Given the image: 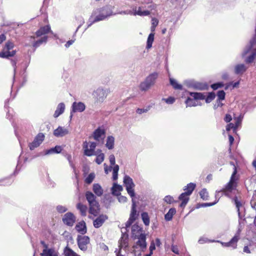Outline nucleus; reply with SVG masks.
I'll list each match as a JSON object with an SVG mask.
<instances>
[{"instance_id":"49530a36","label":"nucleus","mask_w":256,"mask_h":256,"mask_svg":"<svg viewBox=\"0 0 256 256\" xmlns=\"http://www.w3.org/2000/svg\"><path fill=\"white\" fill-rule=\"evenodd\" d=\"M238 239H239V234H238L236 235L228 243L227 246H230L232 244H236L238 241Z\"/></svg>"},{"instance_id":"a878e982","label":"nucleus","mask_w":256,"mask_h":256,"mask_svg":"<svg viewBox=\"0 0 256 256\" xmlns=\"http://www.w3.org/2000/svg\"><path fill=\"white\" fill-rule=\"evenodd\" d=\"M41 255L42 256H58L57 252L54 249L47 248L46 246L43 250Z\"/></svg>"},{"instance_id":"de8ad7c7","label":"nucleus","mask_w":256,"mask_h":256,"mask_svg":"<svg viewBox=\"0 0 256 256\" xmlns=\"http://www.w3.org/2000/svg\"><path fill=\"white\" fill-rule=\"evenodd\" d=\"M67 210L68 208L64 206L59 205L56 206V210L60 213L64 212Z\"/></svg>"},{"instance_id":"f3484780","label":"nucleus","mask_w":256,"mask_h":256,"mask_svg":"<svg viewBox=\"0 0 256 256\" xmlns=\"http://www.w3.org/2000/svg\"><path fill=\"white\" fill-rule=\"evenodd\" d=\"M106 219V216L101 215L99 216L94 221V226L96 228L100 227Z\"/></svg>"},{"instance_id":"bb28decb","label":"nucleus","mask_w":256,"mask_h":256,"mask_svg":"<svg viewBox=\"0 0 256 256\" xmlns=\"http://www.w3.org/2000/svg\"><path fill=\"white\" fill-rule=\"evenodd\" d=\"M142 7H139L138 10L136 9L134 12H132V15L134 16H146L150 14V12L148 10H142Z\"/></svg>"},{"instance_id":"b1692460","label":"nucleus","mask_w":256,"mask_h":256,"mask_svg":"<svg viewBox=\"0 0 256 256\" xmlns=\"http://www.w3.org/2000/svg\"><path fill=\"white\" fill-rule=\"evenodd\" d=\"M92 190L98 196H100L104 193V190L102 187L98 184H94L92 186Z\"/></svg>"},{"instance_id":"7ed1b4c3","label":"nucleus","mask_w":256,"mask_h":256,"mask_svg":"<svg viewBox=\"0 0 256 256\" xmlns=\"http://www.w3.org/2000/svg\"><path fill=\"white\" fill-rule=\"evenodd\" d=\"M48 32H50L56 38H58V35L56 34H54L51 30L50 27L49 25L42 26L36 32V38H40L36 40V42L33 44V46L35 48H38L42 44L46 43L48 38L46 34Z\"/></svg>"},{"instance_id":"09e8293b","label":"nucleus","mask_w":256,"mask_h":256,"mask_svg":"<svg viewBox=\"0 0 256 256\" xmlns=\"http://www.w3.org/2000/svg\"><path fill=\"white\" fill-rule=\"evenodd\" d=\"M200 194L201 198L203 200H206L208 196V192L205 189H203L202 190H201L200 192Z\"/></svg>"},{"instance_id":"2f4dec72","label":"nucleus","mask_w":256,"mask_h":256,"mask_svg":"<svg viewBox=\"0 0 256 256\" xmlns=\"http://www.w3.org/2000/svg\"><path fill=\"white\" fill-rule=\"evenodd\" d=\"M76 208L80 210V214L82 216L86 215L87 206L81 203H78L76 205Z\"/></svg>"},{"instance_id":"0e129e2a","label":"nucleus","mask_w":256,"mask_h":256,"mask_svg":"<svg viewBox=\"0 0 256 256\" xmlns=\"http://www.w3.org/2000/svg\"><path fill=\"white\" fill-rule=\"evenodd\" d=\"M196 88L199 90H202L206 89V86L202 84H198L196 86Z\"/></svg>"},{"instance_id":"f257e3e1","label":"nucleus","mask_w":256,"mask_h":256,"mask_svg":"<svg viewBox=\"0 0 256 256\" xmlns=\"http://www.w3.org/2000/svg\"><path fill=\"white\" fill-rule=\"evenodd\" d=\"M132 237L136 242V248H139L142 250L146 248V236L142 228L138 225L135 224L132 227Z\"/></svg>"},{"instance_id":"0eeeda50","label":"nucleus","mask_w":256,"mask_h":256,"mask_svg":"<svg viewBox=\"0 0 256 256\" xmlns=\"http://www.w3.org/2000/svg\"><path fill=\"white\" fill-rule=\"evenodd\" d=\"M250 46H249V47L245 50V52L242 54V56H244V55L248 53L250 54V55L245 60L246 63L252 62L256 56V38H252L250 40Z\"/></svg>"},{"instance_id":"f03ea898","label":"nucleus","mask_w":256,"mask_h":256,"mask_svg":"<svg viewBox=\"0 0 256 256\" xmlns=\"http://www.w3.org/2000/svg\"><path fill=\"white\" fill-rule=\"evenodd\" d=\"M112 13V6H110L96 10L89 20L88 27L90 26L94 22L104 20L111 16Z\"/></svg>"},{"instance_id":"4d7b16f0","label":"nucleus","mask_w":256,"mask_h":256,"mask_svg":"<svg viewBox=\"0 0 256 256\" xmlns=\"http://www.w3.org/2000/svg\"><path fill=\"white\" fill-rule=\"evenodd\" d=\"M234 202H235V204L236 205V206L238 208V213L240 214L239 212V211H240V206H242V204L240 203V202L238 200V198L236 196L234 198Z\"/></svg>"},{"instance_id":"473e14b6","label":"nucleus","mask_w":256,"mask_h":256,"mask_svg":"<svg viewBox=\"0 0 256 256\" xmlns=\"http://www.w3.org/2000/svg\"><path fill=\"white\" fill-rule=\"evenodd\" d=\"M176 210L175 208H172L169 210L168 212L165 214L164 218L166 220L168 221L172 219L173 216L176 214Z\"/></svg>"},{"instance_id":"f704fd0d","label":"nucleus","mask_w":256,"mask_h":256,"mask_svg":"<svg viewBox=\"0 0 256 256\" xmlns=\"http://www.w3.org/2000/svg\"><path fill=\"white\" fill-rule=\"evenodd\" d=\"M64 256H80L68 246L64 248Z\"/></svg>"},{"instance_id":"e2e57ef3","label":"nucleus","mask_w":256,"mask_h":256,"mask_svg":"<svg viewBox=\"0 0 256 256\" xmlns=\"http://www.w3.org/2000/svg\"><path fill=\"white\" fill-rule=\"evenodd\" d=\"M224 120L226 122H229L232 120V116L230 114H226V116H225V118H224Z\"/></svg>"},{"instance_id":"cd10ccee","label":"nucleus","mask_w":256,"mask_h":256,"mask_svg":"<svg viewBox=\"0 0 256 256\" xmlns=\"http://www.w3.org/2000/svg\"><path fill=\"white\" fill-rule=\"evenodd\" d=\"M190 194H188V193L186 192L182 193L179 196V200H182V202L180 204L181 207L184 206L187 204L189 198L188 197Z\"/></svg>"},{"instance_id":"aec40b11","label":"nucleus","mask_w":256,"mask_h":256,"mask_svg":"<svg viewBox=\"0 0 256 256\" xmlns=\"http://www.w3.org/2000/svg\"><path fill=\"white\" fill-rule=\"evenodd\" d=\"M123 188L122 186L119 185L116 183L113 184V186L111 188L112 193L114 196H119Z\"/></svg>"},{"instance_id":"79ce46f5","label":"nucleus","mask_w":256,"mask_h":256,"mask_svg":"<svg viewBox=\"0 0 256 256\" xmlns=\"http://www.w3.org/2000/svg\"><path fill=\"white\" fill-rule=\"evenodd\" d=\"M14 47V44L10 41H8L5 44L4 50H10L12 49Z\"/></svg>"},{"instance_id":"72a5a7b5","label":"nucleus","mask_w":256,"mask_h":256,"mask_svg":"<svg viewBox=\"0 0 256 256\" xmlns=\"http://www.w3.org/2000/svg\"><path fill=\"white\" fill-rule=\"evenodd\" d=\"M154 40V34L152 32L150 33L148 38L146 42V48L147 49H149L152 48V42Z\"/></svg>"},{"instance_id":"864d4df0","label":"nucleus","mask_w":256,"mask_h":256,"mask_svg":"<svg viewBox=\"0 0 256 256\" xmlns=\"http://www.w3.org/2000/svg\"><path fill=\"white\" fill-rule=\"evenodd\" d=\"M156 248V247H155V244L154 242H152L151 244H150V252L148 254H147L146 255V256H151V255L152 254V251L154 250Z\"/></svg>"},{"instance_id":"8fccbe9b","label":"nucleus","mask_w":256,"mask_h":256,"mask_svg":"<svg viewBox=\"0 0 256 256\" xmlns=\"http://www.w3.org/2000/svg\"><path fill=\"white\" fill-rule=\"evenodd\" d=\"M243 118V116L242 115H240L238 117L236 118V122L235 124V127L234 128H238V126L240 125L241 124L242 119Z\"/></svg>"},{"instance_id":"7c9ffc66","label":"nucleus","mask_w":256,"mask_h":256,"mask_svg":"<svg viewBox=\"0 0 256 256\" xmlns=\"http://www.w3.org/2000/svg\"><path fill=\"white\" fill-rule=\"evenodd\" d=\"M246 70V68L244 64H240L236 66L234 72L236 74H243Z\"/></svg>"},{"instance_id":"a19ab883","label":"nucleus","mask_w":256,"mask_h":256,"mask_svg":"<svg viewBox=\"0 0 256 256\" xmlns=\"http://www.w3.org/2000/svg\"><path fill=\"white\" fill-rule=\"evenodd\" d=\"M66 157L67 160L68 161L70 166H71L72 168H73L74 170L75 171V167H74V164H73L72 161V156L71 154H66Z\"/></svg>"},{"instance_id":"9b49d317","label":"nucleus","mask_w":256,"mask_h":256,"mask_svg":"<svg viewBox=\"0 0 256 256\" xmlns=\"http://www.w3.org/2000/svg\"><path fill=\"white\" fill-rule=\"evenodd\" d=\"M132 210L130 214V216L128 220L126 223V228H129L130 225L134 222L136 220L138 214L136 213V204L134 199H132Z\"/></svg>"},{"instance_id":"423d86ee","label":"nucleus","mask_w":256,"mask_h":256,"mask_svg":"<svg viewBox=\"0 0 256 256\" xmlns=\"http://www.w3.org/2000/svg\"><path fill=\"white\" fill-rule=\"evenodd\" d=\"M109 92V90L107 88H98L92 92V96L96 103H102Z\"/></svg>"},{"instance_id":"4c0bfd02","label":"nucleus","mask_w":256,"mask_h":256,"mask_svg":"<svg viewBox=\"0 0 256 256\" xmlns=\"http://www.w3.org/2000/svg\"><path fill=\"white\" fill-rule=\"evenodd\" d=\"M95 178V174L94 172L90 173L85 179V182L88 184H91Z\"/></svg>"},{"instance_id":"f8f14e48","label":"nucleus","mask_w":256,"mask_h":256,"mask_svg":"<svg viewBox=\"0 0 256 256\" xmlns=\"http://www.w3.org/2000/svg\"><path fill=\"white\" fill-rule=\"evenodd\" d=\"M78 248L82 251H86L90 242V238L88 236H78L77 238Z\"/></svg>"},{"instance_id":"680f3d73","label":"nucleus","mask_w":256,"mask_h":256,"mask_svg":"<svg viewBox=\"0 0 256 256\" xmlns=\"http://www.w3.org/2000/svg\"><path fill=\"white\" fill-rule=\"evenodd\" d=\"M234 127H235V124H233L232 123H230L227 125L226 130L227 131H229L232 128L236 129V128H234Z\"/></svg>"},{"instance_id":"bf43d9fd","label":"nucleus","mask_w":256,"mask_h":256,"mask_svg":"<svg viewBox=\"0 0 256 256\" xmlns=\"http://www.w3.org/2000/svg\"><path fill=\"white\" fill-rule=\"evenodd\" d=\"M164 200L168 204H170L173 202V198L172 196H168L165 197L164 198Z\"/></svg>"},{"instance_id":"052dcab7","label":"nucleus","mask_w":256,"mask_h":256,"mask_svg":"<svg viewBox=\"0 0 256 256\" xmlns=\"http://www.w3.org/2000/svg\"><path fill=\"white\" fill-rule=\"evenodd\" d=\"M163 100H164L168 104H172L174 102V98L172 97H170L168 98H163Z\"/></svg>"},{"instance_id":"69168bd1","label":"nucleus","mask_w":256,"mask_h":256,"mask_svg":"<svg viewBox=\"0 0 256 256\" xmlns=\"http://www.w3.org/2000/svg\"><path fill=\"white\" fill-rule=\"evenodd\" d=\"M114 167H112V170L113 172H118L119 170V166L118 164H114L113 166Z\"/></svg>"},{"instance_id":"4468645a","label":"nucleus","mask_w":256,"mask_h":256,"mask_svg":"<svg viewBox=\"0 0 256 256\" xmlns=\"http://www.w3.org/2000/svg\"><path fill=\"white\" fill-rule=\"evenodd\" d=\"M72 111H71V115L70 118L72 117V112H82L86 108L85 104L82 102H73L72 106Z\"/></svg>"},{"instance_id":"ea45409f","label":"nucleus","mask_w":256,"mask_h":256,"mask_svg":"<svg viewBox=\"0 0 256 256\" xmlns=\"http://www.w3.org/2000/svg\"><path fill=\"white\" fill-rule=\"evenodd\" d=\"M170 84L173 86V87L175 88V89H182V86L180 84H178L176 80H174V79H172V78H170Z\"/></svg>"},{"instance_id":"dca6fc26","label":"nucleus","mask_w":256,"mask_h":256,"mask_svg":"<svg viewBox=\"0 0 256 256\" xmlns=\"http://www.w3.org/2000/svg\"><path fill=\"white\" fill-rule=\"evenodd\" d=\"M68 134V130L64 127L58 126L54 132V134L56 137H62Z\"/></svg>"},{"instance_id":"c9c22d12","label":"nucleus","mask_w":256,"mask_h":256,"mask_svg":"<svg viewBox=\"0 0 256 256\" xmlns=\"http://www.w3.org/2000/svg\"><path fill=\"white\" fill-rule=\"evenodd\" d=\"M190 95L196 100H204L206 97L204 94L200 92H192Z\"/></svg>"},{"instance_id":"338daca9","label":"nucleus","mask_w":256,"mask_h":256,"mask_svg":"<svg viewBox=\"0 0 256 256\" xmlns=\"http://www.w3.org/2000/svg\"><path fill=\"white\" fill-rule=\"evenodd\" d=\"M74 42V40H70L68 41L65 44V46L66 48H68L70 46H71Z\"/></svg>"},{"instance_id":"393cba45","label":"nucleus","mask_w":256,"mask_h":256,"mask_svg":"<svg viewBox=\"0 0 256 256\" xmlns=\"http://www.w3.org/2000/svg\"><path fill=\"white\" fill-rule=\"evenodd\" d=\"M16 54V51L12 50V51L4 50L0 52V57L2 58H8L9 57L14 56Z\"/></svg>"},{"instance_id":"37998d69","label":"nucleus","mask_w":256,"mask_h":256,"mask_svg":"<svg viewBox=\"0 0 256 256\" xmlns=\"http://www.w3.org/2000/svg\"><path fill=\"white\" fill-rule=\"evenodd\" d=\"M216 95L214 92H210L209 93L208 96L206 99V103H209L211 101H212L215 98Z\"/></svg>"},{"instance_id":"a18cd8bd","label":"nucleus","mask_w":256,"mask_h":256,"mask_svg":"<svg viewBox=\"0 0 256 256\" xmlns=\"http://www.w3.org/2000/svg\"><path fill=\"white\" fill-rule=\"evenodd\" d=\"M226 94L224 90H219L218 92V100H224L225 98Z\"/></svg>"},{"instance_id":"9d476101","label":"nucleus","mask_w":256,"mask_h":256,"mask_svg":"<svg viewBox=\"0 0 256 256\" xmlns=\"http://www.w3.org/2000/svg\"><path fill=\"white\" fill-rule=\"evenodd\" d=\"M106 136V130L104 128H98L92 134V137L98 144H102Z\"/></svg>"},{"instance_id":"6e6552de","label":"nucleus","mask_w":256,"mask_h":256,"mask_svg":"<svg viewBox=\"0 0 256 256\" xmlns=\"http://www.w3.org/2000/svg\"><path fill=\"white\" fill-rule=\"evenodd\" d=\"M96 146V143L93 142L84 141L82 144V148L84 150V155L88 156H91L96 155L98 150H95Z\"/></svg>"},{"instance_id":"6e6d98bb","label":"nucleus","mask_w":256,"mask_h":256,"mask_svg":"<svg viewBox=\"0 0 256 256\" xmlns=\"http://www.w3.org/2000/svg\"><path fill=\"white\" fill-rule=\"evenodd\" d=\"M104 172L106 174H108L112 170V166H108L106 164H104Z\"/></svg>"},{"instance_id":"13d9d810","label":"nucleus","mask_w":256,"mask_h":256,"mask_svg":"<svg viewBox=\"0 0 256 256\" xmlns=\"http://www.w3.org/2000/svg\"><path fill=\"white\" fill-rule=\"evenodd\" d=\"M223 86H224V84L221 83H217V84H212V88L214 90H215L218 89L219 88L222 87Z\"/></svg>"},{"instance_id":"2eb2a0df","label":"nucleus","mask_w":256,"mask_h":256,"mask_svg":"<svg viewBox=\"0 0 256 256\" xmlns=\"http://www.w3.org/2000/svg\"><path fill=\"white\" fill-rule=\"evenodd\" d=\"M62 221L66 224L72 226L75 222V217L73 214L68 212L64 215Z\"/></svg>"},{"instance_id":"58836bf2","label":"nucleus","mask_w":256,"mask_h":256,"mask_svg":"<svg viewBox=\"0 0 256 256\" xmlns=\"http://www.w3.org/2000/svg\"><path fill=\"white\" fill-rule=\"evenodd\" d=\"M195 187V184L193 183H190L187 186L186 189L188 190L186 192L188 193V194H190L192 193V191L194 190Z\"/></svg>"},{"instance_id":"c85d7f7f","label":"nucleus","mask_w":256,"mask_h":256,"mask_svg":"<svg viewBox=\"0 0 256 256\" xmlns=\"http://www.w3.org/2000/svg\"><path fill=\"white\" fill-rule=\"evenodd\" d=\"M62 150V148L60 146H56L54 148H51L46 151V154H59Z\"/></svg>"},{"instance_id":"603ef678","label":"nucleus","mask_w":256,"mask_h":256,"mask_svg":"<svg viewBox=\"0 0 256 256\" xmlns=\"http://www.w3.org/2000/svg\"><path fill=\"white\" fill-rule=\"evenodd\" d=\"M150 110V108H138L136 110V112L139 114H142L143 113L146 112Z\"/></svg>"},{"instance_id":"412c9836","label":"nucleus","mask_w":256,"mask_h":256,"mask_svg":"<svg viewBox=\"0 0 256 256\" xmlns=\"http://www.w3.org/2000/svg\"><path fill=\"white\" fill-rule=\"evenodd\" d=\"M119 246L120 248H126L128 246V236L126 234H122L119 240Z\"/></svg>"},{"instance_id":"ddd939ff","label":"nucleus","mask_w":256,"mask_h":256,"mask_svg":"<svg viewBox=\"0 0 256 256\" xmlns=\"http://www.w3.org/2000/svg\"><path fill=\"white\" fill-rule=\"evenodd\" d=\"M44 136L42 133L38 134L34 138L32 142L30 144L29 147L30 150H33L36 148L44 140Z\"/></svg>"},{"instance_id":"1a4fd4ad","label":"nucleus","mask_w":256,"mask_h":256,"mask_svg":"<svg viewBox=\"0 0 256 256\" xmlns=\"http://www.w3.org/2000/svg\"><path fill=\"white\" fill-rule=\"evenodd\" d=\"M123 182L128 194L132 199H134L136 196L134 192L135 184L132 179L130 176L126 175L124 177Z\"/></svg>"},{"instance_id":"e433bc0d","label":"nucleus","mask_w":256,"mask_h":256,"mask_svg":"<svg viewBox=\"0 0 256 256\" xmlns=\"http://www.w3.org/2000/svg\"><path fill=\"white\" fill-rule=\"evenodd\" d=\"M142 218L144 224L146 226H148L150 224V218L148 214L146 212L142 213Z\"/></svg>"},{"instance_id":"39448f33","label":"nucleus","mask_w":256,"mask_h":256,"mask_svg":"<svg viewBox=\"0 0 256 256\" xmlns=\"http://www.w3.org/2000/svg\"><path fill=\"white\" fill-rule=\"evenodd\" d=\"M86 197L90 205V213L95 216L96 215L98 212L99 205L96 200V196L92 192H87L86 193Z\"/></svg>"},{"instance_id":"a211bd4d","label":"nucleus","mask_w":256,"mask_h":256,"mask_svg":"<svg viewBox=\"0 0 256 256\" xmlns=\"http://www.w3.org/2000/svg\"><path fill=\"white\" fill-rule=\"evenodd\" d=\"M236 173V168H234V170L231 176V178L229 182L226 186L225 188H224L222 190L225 192L226 190L231 192L233 189V186L234 182V176Z\"/></svg>"},{"instance_id":"3c124183","label":"nucleus","mask_w":256,"mask_h":256,"mask_svg":"<svg viewBox=\"0 0 256 256\" xmlns=\"http://www.w3.org/2000/svg\"><path fill=\"white\" fill-rule=\"evenodd\" d=\"M118 200L120 202L124 203L127 201V198L125 196H122L120 194L119 196H117Z\"/></svg>"},{"instance_id":"774afa93","label":"nucleus","mask_w":256,"mask_h":256,"mask_svg":"<svg viewBox=\"0 0 256 256\" xmlns=\"http://www.w3.org/2000/svg\"><path fill=\"white\" fill-rule=\"evenodd\" d=\"M6 40V36L4 34H0V44Z\"/></svg>"},{"instance_id":"6ab92c4d","label":"nucleus","mask_w":256,"mask_h":256,"mask_svg":"<svg viewBox=\"0 0 256 256\" xmlns=\"http://www.w3.org/2000/svg\"><path fill=\"white\" fill-rule=\"evenodd\" d=\"M65 110V104L63 102L60 103L56 108V110L54 112V118H58L60 114H62L64 111Z\"/></svg>"},{"instance_id":"5fc2aeb1","label":"nucleus","mask_w":256,"mask_h":256,"mask_svg":"<svg viewBox=\"0 0 256 256\" xmlns=\"http://www.w3.org/2000/svg\"><path fill=\"white\" fill-rule=\"evenodd\" d=\"M109 160L111 166H113L115 164L116 160L114 154H110L109 156Z\"/></svg>"},{"instance_id":"5701e85b","label":"nucleus","mask_w":256,"mask_h":256,"mask_svg":"<svg viewBox=\"0 0 256 256\" xmlns=\"http://www.w3.org/2000/svg\"><path fill=\"white\" fill-rule=\"evenodd\" d=\"M114 138L112 136H109L106 138V146L108 150H112L114 146Z\"/></svg>"},{"instance_id":"4be33fe9","label":"nucleus","mask_w":256,"mask_h":256,"mask_svg":"<svg viewBox=\"0 0 256 256\" xmlns=\"http://www.w3.org/2000/svg\"><path fill=\"white\" fill-rule=\"evenodd\" d=\"M76 228L78 232L82 234H84L86 232V224L84 221L78 222L76 224Z\"/></svg>"},{"instance_id":"20e7f679","label":"nucleus","mask_w":256,"mask_h":256,"mask_svg":"<svg viewBox=\"0 0 256 256\" xmlns=\"http://www.w3.org/2000/svg\"><path fill=\"white\" fill-rule=\"evenodd\" d=\"M158 76V72H154L148 76L144 81L140 83L138 86L140 90L142 92H147L154 86Z\"/></svg>"},{"instance_id":"c03bdc74","label":"nucleus","mask_w":256,"mask_h":256,"mask_svg":"<svg viewBox=\"0 0 256 256\" xmlns=\"http://www.w3.org/2000/svg\"><path fill=\"white\" fill-rule=\"evenodd\" d=\"M152 26H151V30L152 32H153L155 30L156 27L158 24V20L157 19L153 18L152 20Z\"/></svg>"},{"instance_id":"c756f323","label":"nucleus","mask_w":256,"mask_h":256,"mask_svg":"<svg viewBox=\"0 0 256 256\" xmlns=\"http://www.w3.org/2000/svg\"><path fill=\"white\" fill-rule=\"evenodd\" d=\"M96 156L95 160L96 162L98 164H101L104 160V154L102 152L101 150H98V154Z\"/></svg>"}]
</instances>
